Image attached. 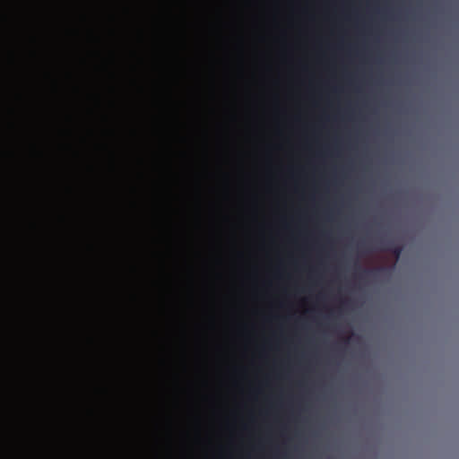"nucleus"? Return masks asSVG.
<instances>
[{
	"label": "nucleus",
	"mask_w": 459,
	"mask_h": 459,
	"mask_svg": "<svg viewBox=\"0 0 459 459\" xmlns=\"http://www.w3.org/2000/svg\"><path fill=\"white\" fill-rule=\"evenodd\" d=\"M400 252H401V249L399 247H397L395 250H394V254L398 256L400 255Z\"/></svg>",
	"instance_id": "f257e3e1"
}]
</instances>
